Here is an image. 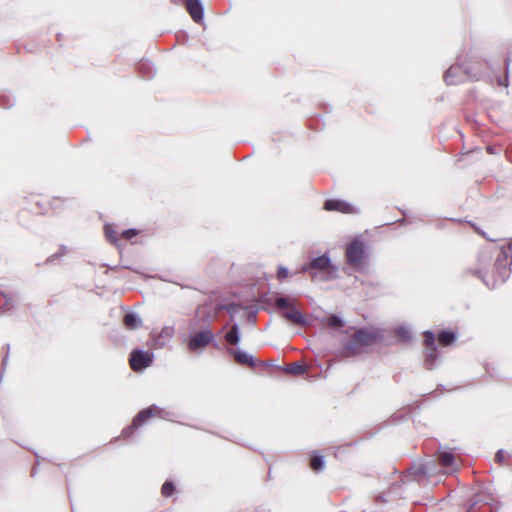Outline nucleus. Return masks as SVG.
Returning <instances> with one entry per match:
<instances>
[{
  "instance_id": "4468645a",
  "label": "nucleus",
  "mask_w": 512,
  "mask_h": 512,
  "mask_svg": "<svg viewBox=\"0 0 512 512\" xmlns=\"http://www.w3.org/2000/svg\"><path fill=\"white\" fill-rule=\"evenodd\" d=\"M184 4L193 21L200 23L204 18V7L201 0H185Z\"/></svg>"
},
{
  "instance_id": "9d476101",
  "label": "nucleus",
  "mask_w": 512,
  "mask_h": 512,
  "mask_svg": "<svg viewBox=\"0 0 512 512\" xmlns=\"http://www.w3.org/2000/svg\"><path fill=\"white\" fill-rule=\"evenodd\" d=\"M356 338L364 347L372 346L373 344L383 339V334L378 328H360L355 333Z\"/></svg>"
},
{
  "instance_id": "aec40b11",
  "label": "nucleus",
  "mask_w": 512,
  "mask_h": 512,
  "mask_svg": "<svg viewBox=\"0 0 512 512\" xmlns=\"http://www.w3.org/2000/svg\"><path fill=\"white\" fill-rule=\"evenodd\" d=\"M400 489V485L397 484V483H393L390 488L388 489V491L386 492H383L382 494H379L375 497V502L376 503H387L391 500H393V495L394 494H397V490Z\"/></svg>"
},
{
  "instance_id": "6ab92c4d",
  "label": "nucleus",
  "mask_w": 512,
  "mask_h": 512,
  "mask_svg": "<svg viewBox=\"0 0 512 512\" xmlns=\"http://www.w3.org/2000/svg\"><path fill=\"white\" fill-rule=\"evenodd\" d=\"M281 369L285 373L293 375H303L307 372V366L301 361L293 362L289 365L282 367Z\"/></svg>"
},
{
  "instance_id": "9b49d317",
  "label": "nucleus",
  "mask_w": 512,
  "mask_h": 512,
  "mask_svg": "<svg viewBox=\"0 0 512 512\" xmlns=\"http://www.w3.org/2000/svg\"><path fill=\"white\" fill-rule=\"evenodd\" d=\"M323 208L326 211H337L344 214L356 213V209L352 204L341 199H327Z\"/></svg>"
},
{
  "instance_id": "e433bc0d",
  "label": "nucleus",
  "mask_w": 512,
  "mask_h": 512,
  "mask_svg": "<svg viewBox=\"0 0 512 512\" xmlns=\"http://www.w3.org/2000/svg\"><path fill=\"white\" fill-rule=\"evenodd\" d=\"M449 461H450V474H451L452 472L457 470L458 465L456 464L454 455L451 453H450Z\"/></svg>"
},
{
  "instance_id": "dca6fc26",
  "label": "nucleus",
  "mask_w": 512,
  "mask_h": 512,
  "mask_svg": "<svg viewBox=\"0 0 512 512\" xmlns=\"http://www.w3.org/2000/svg\"><path fill=\"white\" fill-rule=\"evenodd\" d=\"M123 324L129 330H136L142 326L143 320L136 312L129 311L124 315Z\"/></svg>"
},
{
  "instance_id": "423d86ee",
  "label": "nucleus",
  "mask_w": 512,
  "mask_h": 512,
  "mask_svg": "<svg viewBox=\"0 0 512 512\" xmlns=\"http://www.w3.org/2000/svg\"><path fill=\"white\" fill-rule=\"evenodd\" d=\"M209 344L214 348L219 349V343L215 341L214 333L210 328H204L192 333L187 341V346L190 352H202Z\"/></svg>"
},
{
  "instance_id": "a19ab883",
  "label": "nucleus",
  "mask_w": 512,
  "mask_h": 512,
  "mask_svg": "<svg viewBox=\"0 0 512 512\" xmlns=\"http://www.w3.org/2000/svg\"><path fill=\"white\" fill-rule=\"evenodd\" d=\"M37 472H38L37 467H33V468H32V470H31V476H32V477H35V476H36V474H37Z\"/></svg>"
},
{
  "instance_id": "37998d69",
  "label": "nucleus",
  "mask_w": 512,
  "mask_h": 512,
  "mask_svg": "<svg viewBox=\"0 0 512 512\" xmlns=\"http://www.w3.org/2000/svg\"><path fill=\"white\" fill-rule=\"evenodd\" d=\"M315 121H318V119H317V118H316V119L311 118V119L309 120V125H310L311 127H314V122H315Z\"/></svg>"
},
{
  "instance_id": "79ce46f5",
  "label": "nucleus",
  "mask_w": 512,
  "mask_h": 512,
  "mask_svg": "<svg viewBox=\"0 0 512 512\" xmlns=\"http://www.w3.org/2000/svg\"><path fill=\"white\" fill-rule=\"evenodd\" d=\"M398 222L401 224V225H406L408 223L407 219L406 218H402L400 220H398Z\"/></svg>"
},
{
  "instance_id": "20e7f679",
  "label": "nucleus",
  "mask_w": 512,
  "mask_h": 512,
  "mask_svg": "<svg viewBox=\"0 0 512 512\" xmlns=\"http://www.w3.org/2000/svg\"><path fill=\"white\" fill-rule=\"evenodd\" d=\"M345 259L348 266L355 271L362 272L369 262V251L365 241L360 237H355L346 245Z\"/></svg>"
},
{
  "instance_id": "2f4dec72",
  "label": "nucleus",
  "mask_w": 512,
  "mask_h": 512,
  "mask_svg": "<svg viewBox=\"0 0 512 512\" xmlns=\"http://www.w3.org/2000/svg\"><path fill=\"white\" fill-rule=\"evenodd\" d=\"M438 342L441 346H448V329H442L438 333Z\"/></svg>"
},
{
  "instance_id": "4c0bfd02",
  "label": "nucleus",
  "mask_w": 512,
  "mask_h": 512,
  "mask_svg": "<svg viewBox=\"0 0 512 512\" xmlns=\"http://www.w3.org/2000/svg\"><path fill=\"white\" fill-rule=\"evenodd\" d=\"M473 227H474L475 231H476L478 234H480L483 238H485V239H487V240H489V241H492V242H495V241L497 240L496 238H490V237H488V236H487V234H486L483 230H481V229L477 228L476 226H473Z\"/></svg>"
},
{
  "instance_id": "a211bd4d",
  "label": "nucleus",
  "mask_w": 512,
  "mask_h": 512,
  "mask_svg": "<svg viewBox=\"0 0 512 512\" xmlns=\"http://www.w3.org/2000/svg\"><path fill=\"white\" fill-rule=\"evenodd\" d=\"M226 342L230 345H238L241 341L240 327L238 323H233L224 336Z\"/></svg>"
},
{
  "instance_id": "cd10ccee",
  "label": "nucleus",
  "mask_w": 512,
  "mask_h": 512,
  "mask_svg": "<svg viewBox=\"0 0 512 512\" xmlns=\"http://www.w3.org/2000/svg\"><path fill=\"white\" fill-rule=\"evenodd\" d=\"M395 332L397 337L402 341L409 342L412 340L411 331L406 326H399Z\"/></svg>"
},
{
  "instance_id": "58836bf2",
  "label": "nucleus",
  "mask_w": 512,
  "mask_h": 512,
  "mask_svg": "<svg viewBox=\"0 0 512 512\" xmlns=\"http://www.w3.org/2000/svg\"><path fill=\"white\" fill-rule=\"evenodd\" d=\"M449 338H450V346H451L454 343V341L456 340V334L453 331H450Z\"/></svg>"
},
{
  "instance_id": "6e6552de",
  "label": "nucleus",
  "mask_w": 512,
  "mask_h": 512,
  "mask_svg": "<svg viewBox=\"0 0 512 512\" xmlns=\"http://www.w3.org/2000/svg\"><path fill=\"white\" fill-rule=\"evenodd\" d=\"M423 337L425 345L424 364L427 369L432 370L437 366L439 362V355L435 345V334L432 331L427 330L423 333Z\"/></svg>"
},
{
  "instance_id": "393cba45",
  "label": "nucleus",
  "mask_w": 512,
  "mask_h": 512,
  "mask_svg": "<svg viewBox=\"0 0 512 512\" xmlns=\"http://www.w3.org/2000/svg\"><path fill=\"white\" fill-rule=\"evenodd\" d=\"M15 104L14 97L7 92H3L0 94V106L4 109H9L13 107Z\"/></svg>"
},
{
  "instance_id": "39448f33",
  "label": "nucleus",
  "mask_w": 512,
  "mask_h": 512,
  "mask_svg": "<svg viewBox=\"0 0 512 512\" xmlns=\"http://www.w3.org/2000/svg\"><path fill=\"white\" fill-rule=\"evenodd\" d=\"M174 414L166 411L165 409L153 404L147 408L141 410L132 420L131 425L124 428L122 436L124 438H130L135 430L141 427L147 420L153 416H157L161 419L169 420Z\"/></svg>"
},
{
  "instance_id": "c756f323",
  "label": "nucleus",
  "mask_w": 512,
  "mask_h": 512,
  "mask_svg": "<svg viewBox=\"0 0 512 512\" xmlns=\"http://www.w3.org/2000/svg\"><path fill=\"white\" fill-rule=\"evenodd\" d=\"M67 253V248L65 245H60L59 247V250L57 252H55L54 254L50 255L47 259H46V262L47 263H52L54 262L56 259H59L60 257H62L63 255H65Z\"/></svg>"
},
{
  "instance_id": "f8f14e48",
  "label": "nucleus",
  "mask_w": 512,
  "mask_h": 512,
  "mask_svg": "<svg viewBox=\"0 0 512 512\" xmlns=\"http://www.w3.org/2000/svg\"><path fill=\"white\" fill-rule=\"evenodd\" d=\"M174 335V328L165 326L160 332L151 335V346L154 348H164Z\"/></svg>"
},
{
  "instance_id": "f704fd0d",
  "label": "nucleus",
  "mask_w": 512,
  "mask_h": 512,
  "mask_svg": "<svg viewBox=\"0 0 512 512\" xmlns=\"http://www.w3.org/2000/svg\"><path fill=\"white\" fill-rule=\"evenodd\" d=\"M5 353L3 355V359H2V371H4V369L6 368L7 366V363H8V359H9V351H10V345L9 344H6L5 347ZM3 374V372H1V375Z\"/></svg>"
},
{
  "instance_id": "a18cd8bd",
  "label": "nucleus",
  "mask_w": 512,
  "mask_h": 512,
  "mask_svg": "<svg viewBox=\"0 0 512 512\" xmlns=\"http://www.w3.org/2000/svg\"><path fill=\"white\" fill-rule=\"evenodd\" d=\"M251 319H253V320H255V319H256V314H255L254 312H251V313L249 314V320H251Z\"/></svg>"
},
{
  "instance_id": "c85d7f7f",
  "label": "nucleus",
  "mask_w": 512,
  "mask_h": 512,
  "mask_svg": "<svg viewBox=\"0 0 512 512\" xmlns=\"http://www.w3.org/2000/svg\"><path fill=\"white\" fill-rule=\"evenodd\" d=\"M176 490V486L173 481L166 480L161 488V493L164 497H171Z\"/></svg>"
},
{
  "instance_id": "7c9ffc66",
  "label": "nucleus",
  "mask_w": 512,
  "mask_h": 512,
  "mask_svg": "<svg viewBox=\"0 0 512 512\" xmlns=\"http://www.w3.org/2000/svg\"><path fill=\"white\" fill-rule=\"evenodd\" d=\"M67 253V248L65 245H60L59 247V250L57 252H55L54 254L50 255L47 259H46V262L47 263H52L54 262L56 259H59L60 257H62L63 255H65Z\"/></svg>"
},
{
  "instance_id": "f03ea898",
  "label": "nucleus",
  "mask_w": 512,
  "mask_h": 512,
  "mask_svg": "<svg viewBox=\"0 0 512 512\" xmlns=\"http://www.w3.org/2000/svg\"><path fill=\"white\" fill-rule=\"evenodd\" d=\"M448 469V450L443 448L439 451L436 458H433L425 463H413L407 470L403 482L417 481L423 483L428 480L431 483H438V477H447Z\"/></svg>"
},
{
  "instance_id": "1a4fd4ad",
  "label": "nucleus",
  "mask_w": 512,
  "mask_h": 512,
  "mask_svg": "<svg viewBox=\"0 0 512 512\" xmlns=\"http://www.w3.org/2000/svg\"><path fill=\"white\" fill-rule=\"evenodd\" d=\"M227 353L234 358V361L241 366H246L249 368H254L257 364H261L262 366L268 365L265 361H258L254 358L253 355L248 352L240 349H235L233 347H227Z\"/></svg>"
},
{
  "instance_id": "bb28decb",
  "label": "nucleus",
  "mask_w": 512,
  "mask_h": 512,
  "mask_svg": "<svg viewBox=\"0 0 512 512\" xmlns=\"http://www.w3.org/2000/svg\"><path fill=\"white\" fill-rule=\"evenodd\" d=\"M104 233H105V236H106V239L112 243L113 245H117L118 244V237H117V234L113 228L112 225L110 224H106L104 226Z\"/></svg>"
},
{
  "instance_id": "5701e85b",
  "label": "nucleus",
  "mask_w": 512,
  "mask_h": 512,
  "mask_svg": "<svg viewBox=\"0 0 512 512\" xmlns=\"http://www.w3.org/2000/svg\"><path fill=\"white\" fill-rule=\"evenodd\" d=\"M0 295L5 299V303L0 307V314L11 312L15 309V299L13 295L0 291Z\"/></svg>"
},
{
  "instance_id": "72a5a7b5",
  "label": "nucleus",
  "mask_w": 512,
  "mask_h": 512,
  "mask_svg": "<svg viewBox=\"0 0 512 512\" xmlns=\"http://www.w3.org/2000/svg\"><path fill=\"white\" fill-rule=\"evenodd\" d=\"M289 276V270L285 266H279L277 270V278L282 281Z\"/></svg>"
},
{
  "instance_id": "4be33fe9",
  "label": "nucleus",
  "mask_w": 512,
  "mask_h": 512,
  "mask_svg": "<svg viewBox=\"0 0 512 512\" xmlns=\"http://www.w3.org/2000/svg\"><path fill=\"white\" fill-rule=\"evenodd\" d=\"M310 467L315 472H320L325 467L324 457L318 452H313L310 457Z\"/></svg>"
},
{
  "instance_id": "b1692460",
  "label": "nucleus",
  "mask_w": 512,
  "mask_h": 512,
  "mask_svg": "<svg viewBox=\"0 0 512 512\" xmlns=\"http://www.w3.org/2000/svg\"><path fill=\"white\" fill-rule=\"evenodd\" d=\"M273 304L276 308L281 309V310L288 309L292 305V303L290 302V299L288 297L280 295V294H277L273 298Z\"/></svg>"
},
{
  "instance_id": "7ed1b4c3",
  "label": "nucleus",
  "mask_w": 512,
  "mask_h": 512,
  "mask_svg": "<svg viewBox=\"0 0 512 512\" xmlns=\"http://www.w3.org/2000/svg\"><path fill=\"white\" fill-rule=\"evenodd\" d=\"M338 268L333 264L328 252L310 257L307 262L299 266L293 274H308L311 281H330L337 277Z\"/></svg>"
},
{
  "instance_id": "c03bdc74",
  "label": "nucleus",
  "mask_w": 512,
  "mask_h": 512,
  "mask_svg": "<svg viewBox=\"0 0 512 512\" xmlns=\"http://www.w3.org/2000/svg\"><path fill=\"white\" fill-rule=\"evenodd\" d=\"M499 84L507 87L508 86V79L506 78L504 81H499Z\"/></svg>"
},
{
  "instance_id": "49530a36",
  "label": "nucleus",
  "mask_w": 512,
  "mask_h": 512,
  "mask_svg": "<svg viewBox=\"0 0 512 512\" xmlns=\"http://www.w3.org/2000/svg\"><path fill=\"white\" fill-rule=\"evenodd\" d=\"M57 40L60 41V34H57Z\"/></svg>"
},
{
  "instance_id": "f257e3e1",
  "label": "nucleus",
  "mask_w": 512,
  "mask_h": 512,
  "mask_svg": "<svg viewBox=\"0 0 512 512\" xmlns=\"http://www.w3.org/2000/svg\"><path fill=\"white\" fill-rule=\"evenodd\" d=\"M510 247H501L498 252L493 269L489 273L491 266L492 251L488 248L480 250L476 266L470 270L472 275L479 278L487 287L494 288L497 284L505 282L510 276Z\"/></svg>"
},
{
  "instance_id": "c9c22d12",
  "label": "nucleus",
  "mask_w": 512,
  "mask_h": 512,
  "mask_svg": "<svg viewBox=\"0 0 512 512\" xmlns=\"http://www.w3.org/2000/svg\"><path fill=\"white\" fill-rule=\"evenodd\" d=\"M506 458H507V453L504 450L500 449V450L497 451L496 456H495V460L498 463H501V464L504 463Z\"/></svg>"
},
{
  "instance_id": "ea45409f",
  "label": "nucleus",
  "mask_w": 512,
  "mask_h": 512,
  "mask_svg": "<svg viewBox=\"0 0 512 512\" xmlns=\"http://www.w3.org/2000/svg\"><path fill=\"white\" fill-rule=\"evenodd\" d=\"M443 81L448 84V69L443 72Z\"/></svg>"
},
{
  "instance_id": "473e14b6",
  "label": "nucleus",
  "mask_w": 512,
  "mask_h": 512,
  "mask_svg": "<svg viewBox=\"0 0 512 512\" xmlns=\"http://www.w3.org/2000/svg\"><path fill=\"white\" fill-rule=\"evenodd\" d=\"M139 234V231L135 228H130L122 231L121 236L126 240H131Z\"/></svg>"
},
{
  "instance_id": "f3484780",
  "label": "nucleus",
  "mask_w": 512,
  "mask_h": 512,
  "mask_svg": "<svg viewBox=\"0 0 512 512\" xmlns=\"http://www.w3.org/2000/svg\"><path fill=\"white\" fill-rule=\"evenodd\" d=\"M137 70L145 79L153 78L156 73L154 64L149 60H141L137 65Z\"/></svg>"
},
{
  "instance_id": "ddd939ff",
  "label": "nucleus",
  "mask_w": 512,
  "mask_h": 512,
  "mask_svg": "<svg viewBox=\"0 0 512 512\" xmlns=\"http://www.w3.org/2000/svg\"><path fill=\"white\" fill-rule=\"evenodd\" d=\"M364 352V346L360 344L356 335L353 334L343 345L342 355L345 357H355Z\"/></svg>"
},
{
  "instance_id": "a878e982",
  "label": "nucleus",
  "mask_w": 512,
  "mask_h": 512,
  "mask_svg": "<svg viewBox=\"0 0 512 512\" xmlns=\"http://www.w3.org/2000/svg\"><path fill=\"white\" fill-rule=\"evenodd\" d=\"M219 309H224L228 312L231 318H233L236 314L240 313L244 308L242 305L237 303H229L225 305H221Z\"/></svg>"
},
{
  "instance_id": "2eb2a0df",
  "label": "nucleus",
  "mask_w": 512,
  "mask_h": 512,
  "mask_svg": "<svg viewBox=\"0 0 512 512\" xmlns=\"http://www.w3.org/2000/svg\"><path fill=\"white\" fill-rule=\"evenodd\" d=\"M283 316L292 321L294 324L301 326L307 325V319L293 304L290 306V308L283 312Z\"/></svg>"
},
{
  "instance_id": "0eeeda50",
  "label": "nucleus",
  "mask_w": 512,
  "mask_h": 512,
  "mask_svg": "<svg viewBox=\"0 0 512 512\" xmlns=\"http://www.w3.org/2000/svg\"><path fill=\"white\" fill-rule=\"evenodd\" d=\"M154 360V353L140 348L133 349L129 355V364L134 372H142Z\"/></svg>"
},
{
  "instance_id": "412c9836",
  "label": "nucleus",
  "mask_w": 512,
  "mask_h": 512,
  "mask_svg": "<svg viewBox=\"0 0 512 512\" xmlns=\"http://www.w3.org/2000/svg\"><path fill=\"white\" fill-rule=\"evenodd\" d=\"M323 323L334 330H339L345 325L344 320L336 314H331L324 318Z\"/></svg>"
}]
</instances>
